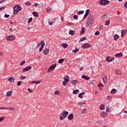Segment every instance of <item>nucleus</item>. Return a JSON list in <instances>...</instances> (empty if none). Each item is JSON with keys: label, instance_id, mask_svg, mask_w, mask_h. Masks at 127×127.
Returning a JSON list of instances; mask_svg holds the SVG:
<instances>
[{"label": "nucleus", "instance_id": "f257e3e1", "mask_svg": "<svg viewBox=\"0 0 127 127\" xmlns=\"http://www.w3.org/2000/svg\"><path fill=\"white\" fill-rule=\"evenodd\" d=\"M93 23H94V15L93 14H90L88 16L87 21V27H91V26L93 25Z\"/></svg>", "mask_w": 127, "mask_h": 127}, {"label": "nucleus", "instance_id": "f03ea898", "mask_svg": "<svg viewBox=\"0 0 127 127\" xmlns=\"http://www.w3.org/2000/svg\"><path fill=\"white\" fill-rule=\"evenodd\" d=\"M69 114V112L65 111L64 112H62L60 115V120H63L65 118H66L67 116Z\"/></svg>", "mask_w": 127, "mask_h": 127}, {"label": "nucleus", "instance_id": "7ed1b4c3", "mask_svg": "<svg viewBox=\"0 0 127 127\" xmlns=\"http://www.w3.org/2000/svg\"><path fill=\"white\" fill-rule=\"evenodd\" d=\"M110 3V1L108 0H101L100 1V4L101 5H107Z\"/></svg>", "mask_w": 127, "mask_h": 127}, {"label": "nucleus", "instance_id": "20e7f679", "mask_svg": "<svg viewBox=\"0 0 127 127\" xmlns=\"http://www.w3.org/2000/svg\"><path fill=\"white\" fill-rule=\"evenodd\" d=\"M6 39L8 41H13V40L15 39V37L14 35L7 36Z\"/></svg>", "mask_w": 127, "mask_h": 127}, {"label": "nucleus", "instance_id": "39448f33", "mask_svg": "<svg viewBox=\"0 0 127 127\" xmlns=\"http://www.w3.org/2000/svg\"><path fill=\"white\" fill-rule=\"evenodd\" d=\"M55 68H56V64H54L50 66V67H49L47 71V73H49L50 71H54V70L55 69Z\"/></svg>", "mask_w": 127, "mask_h": 127}, {"label": "nucleus", "instance_id": "423d86ee", "mask_svg": "<svg viewBox=\"0 0 127 127\" xmlns=\"http://www.w3.org/2000/svg\"><path fill=\"white\" fill-rule=\"evenodd\" d=\"M91 48V45L88 43L84 44L82 46H81V48H83V49H87Z\"/></svg>", "mask_w": 127, "mask_h": 127}, {"label": "nucleus", "instance_id": "0eeeda50", "mask_svg": "<svg viewBox=\"0 0 127 127\" xmlns=\"http://www.w3.org/2000/svg\"><path fill=\"white\" fill-rule=\"evenodd\" d=\"M67 119L69 121H71V120H73L74 119V114H73V113L69 114L67 117Z\"/></svg>", "mask_w": 127, "mask_h": 127}, {"label": "nucleus", "instance_id": "6e6552de", "mask_svg": "<svg viewBox=\"0 0 127 127\" xmlns=\"http://www.w3.org/2000/svg\"><path fill=\"white\" fill-rule=\"evenodd\" d=\"M42 46H41L40 49H39V52H41L42 50H43V48H44V46H45V43H44V41H42Z\"/></svg>", "mask_w": 127, "mask_h": 127}, {"label": "nucleus", "instance_id": "1a4fd4ad", "mask_svg": "<svg viewBox=\"0 0 127 127\" xmlns=\"http://www.w3.org/2000/svg\"><path fill=\"white\" fill-rule=\"evenodd\" d=\"M31 68L32 67L31 66L26 67L23 69V72H26L27 71H29V70H31Z\"/></svg>", "mask_w": 127, "mask_h": 127}, {"label": "nucleus", "instance_id": "9d476101", "mask_svg": "<svg viewBox=\"0 0 127 127\" xmlns=\"http://www.w3.org/2000/svg\"><path fill=\"white\" fill-rule=\"evenodd\" d=\"M127 30L126 29H123L121 31V37H124L125 35L127 33Z\"/></svg>", "mask_w": 127, "mask_h": 127}, {"label": "nucleus", "instance_id": "9b49d317", "mask_svg": "<svg viewBox=\"0 0 127 127\" xmlns=\"http://www.w3.org/2000/svg\"><path fill=\"white\" fill-rule=\"evenodd\" d=\"M90 12V9H88L85 11V14L84 15L83 18H85V17H87V15H89V14Z\"/></svg>", "mask_w": 127, "mask_h": 127}, {"label": "nucleus", "instance_id": "f8f14e48", "mask_svg": "<svg viewBox=\"0 0 127 127\" xmlns=\"http://www.w3.org/2000/svg\"><path fill=\"white\" fill-rule=\"evenodd\" d=\"M13 11L14 14H17V13L19 12L18 9H17V7L15 6L13 7Z\"/></svg>", "mask_w": 127, "mask_h": 127}, {"label": "nucleus", "instance_id": "ddd939ff", "mask_svg": "<svg viewBox=\"0 0 127 127\" xmlns=\"http://www.w3.org/2000/svg\"><path fill=\"white\" fill-rule=\"evenodd\" d=\"M112 58V59H110V56H108L106 58L107 62H112V61H114V60H115V57H113Z\"/></svg>", "mask_w": 127, "mask_h": 127}, {"label": "nucleus", "instance_id": "4468645a", "mask_svg": "<svg viewBox=\"0 0 127 127\" xmlns=\"http://www.w3.org/2000/svg\"><path fill=\"white\" fill-rule=\"evenodd\" d=\"M108 115H109V114L107 113V112H103L101 113V116L102 118H106Z\"/></svg>", "mask_w": 127, "mask_h": 127}, {"label": "nucleus", "instance_id": "2eb2a0df", "mask_svg": "<svg viewBox=\"0 0 127 127\" xmlns=\"http://www.w3.org/2000/svg\"><path fill=\"white\" fill-rule=\"evenodd\" d=\"M103 82L104 84H107L108 83V77L106 75H104V77H103Z\"/></svg>", "mask_w": 127, "mask_h": 127}, {"label": "nucleus", "instance_id": "dca6fc26", "mask_svg": "<svg viewBox=\"0 0 127 127\" xmlns=\"http://www.w3.org/2000/svg\"><path fill=\"white\" fill-rule=\"evenodd\" d=\"M81 78H82V79H84V80H90V77L85 75H82L81 76Z\"/></svg>", "mask_w": 127, "mask_h": 127}, {"label": "nucleus", "instance_id": "f3484780", "mask_svg": "<svg viewBox=\"0 0 127 127\" xmlns=\"http://www.w3.org/2000/svg\"><path fill=\"white\" fill-rule=\"evenodd\" d=\"M48 53H49V49H48V48H45L44 50V54L45 55H47V54H48Z\"/></svg>", "mask_w": 127, "mask_h": 127}, {"label": "nucleus", "instance_id": "a211bd4d", "mask_svg": "<svg viewBox=\"0 0 127 127\" xmlns=\"http://www.w3.org/2000/svg\"><path fill=\"white\" fill-rule=\"evenodd\" d=\"M83 95H85V92H82L78 94V98L83 99V98H84V96Z\"/></svg>", "mask_w": 127, "mask_h": 127}, {"label": "nucleus", "instance_id": "6ab92c4d", "mask_svg": "<svg viewBox=\"0 0 127 127\" xmlns=\"http://www.w3.org/2000/svg\"><path fill=\"white\" fill-rule=\"evenodd\" d=\"M64 81H66V82H69V81H70L69 80V76L66 75L64 76Z\"/></svg>", "mask_w": 127, "mask_h": 127}, {"label": "nucleus", "instance_id": "aec40b11", "mask_svg": "<svg viewBox=\"0 0 127 127\" xmlns=\"http://www.w3.org/2000/svg\"><path fill=\"white\" fill-rule=\"evenodd\" d=\"M13 92L11 91H7L6 93V97H10L12 94Z\"/></svg>", "mask_w": 127, "mask_h": 127}, {"label": "nucleus", "instance_id": "412c9836", "mask_svg": "<svg viewBox=\"0 0 127 127\" xmlns=\"http://www.w3.org/2000/svg\"><path fill=\"white\" fill-rule=\"evenodd\" d=\"M115 56V57H122L123 56V53L116 54Z\"/></svg>", "mask_w": 127, "mask_h": 127}, {"label": "nucleus", "instance_id": "4be33fe9", "mask_svg": "<svg viewBox=\"0 0 127 127\" xmlns=\"http://www.w3.org/2000/svg\"><path fill=\"white\" fill-rule=\"evenodd\" d=\"M119 38H120V36H119V35H115L114 36V39L115 41H117V40H118V39H119Z\"/></svg>", "mask_w": 127, "mask_h": 127}, {"label": "nucleus", "instance_id": "5701e85b", "mask_svg": "<svg viewBox=\"0 0 127 127\" xmlns=\"http://www.w3.org/2000/svg\"><path fill=\"white\" fill-rule=\"evenodd\" d=\"M8 81H9L10 83H13L14 82V78L13 77H9L8 79Z\"/></svg>", "mask_w": 127, "mask_h": 127}, {"label": "nucleus", "instance_id": "b1692460", "mask_svg": "<svg viewBox=\"0 0 127 127\" xmlns=\"http://www.w3.org/2000/svg\"><path fill=\"white\" fill-rule=\"evenodd\" d=\"M71 82V84H72V85H76V84L78 83V80H72Z\"/></svg>", "mask_w": 127, "mask_h": 127}, {"label": "nucleus", "instance_id": "393cba45", "mask_svg": "<svg viewBox=\"0 0 127 127\" xmlns=\"http://www.w3.org/2000/svg\"><path fill=\"white\" fill-rule=\"evenodd\" d=\"M32 14L35 16V17H38V16H39V15H38V13H37V12H33Z\"/></svg>", "mask_w": 127, "mask_h": 127}, {"label": "nucleus", "instance_id": "a878e982", "mask_svg": "<svg viewBox=\"0 0 127 127\" xmlns=\"http://www.w3.org/2000/svg\"><path fill=\"white\" fill-rule=\"evenodd\" d=\"M106 112H108V113H111V112H113V108L108 107L106 109Z\"/></svg>", "mask_w": 127, "mask_h": 127}, {"label": "nucleus", "instance_id": "bb28decb", "mask_svg": "<svg viewBox=\"0 0 127 127\" xmlns=\"http://www.w3.org/2000/svg\"><path fill=\"white\" fill-rule=\"evenodd\" d=\"M84 34H85V28L82 27V29L80 31V35H82Z\"/></svg>", "mask_w": 127, "mask_h": 127}, {"label": "nucleus", "instance_id": "cd10ccee", "mask_svg": "<svg viewBox=\"0 0 127 127\" xmlns=\"http://www.w3.org/2000/svg\"><path fill=\"white\" fill-rule=\"evenodd\" d=\"M15 6H16V7L18 9V10H19V11H20V10H22V7H21V6L20 5L18 4Z\"/></svg>", "mask_w": 127, "mask_h": 127}, {"label": "nucleus", "instance_id": "c85d7f7f", "mask_svg": "<svg viewBox=\"0 0 127 127\" xmlns=\"http://www.w3.org/2000/svg\"><path fill=\"white\" fill-rule=\"evenodd\" d=\"M74 32H75V31L69 29V35H74Z\"/></svg>", "mask_w": 127, "mask_h": 127}, {"label": "nucleus", "instance_id": "c756f323", "mask_svg": "<svg viewBox=\"0 0 127 127\" xmlns=\"http://www.w3.org/2000/svg\"><path fill=\"white\" fill-rule=\"evenodd\" d=\"M72 94H73L74 95H77V94H79V90L77 89L73 90Z\"/></svg>", "mask_w": 127, "mask_h": 127}, {"label": "nucleus", "instance_id": "7c9ffc66", "mask_svg": "<svg viewBox=\"0 0 127 127\" xmlns=\"http://www.w3.org/2000/svg\"><path fill=\"white\" fill-rule=\"evenodd\" d=\"M84 40H87V38L84 37L80 39V40L79 41V43L82 42V41H84Z\"/></svg>", "mask_w": 127, "mask_h": 127}, {"label": "nucleus", "instance_id": "2f4dec72", "mask_svg": "<svg viewBox=\"0 0 127 127\" xmlns=\"http://www.w3.org/2000/svg\"><path fill=\"white\" fill-rule=\"evenodd\" d=\"M100 109L103 111V110H105V105L101 104L100 106Z\"/></svg>", "mask_w": 127, "mask_h": 127}, {"label": "nucleus", "instance_id": "473e14b6", "mask_svg": "<svg viewBox=\"0 0 127 127\" xmlns=\"http://www.w3.org/2000/svg\"><path fill=\"white\" fill-rule=\"evenodd\" d=\"M5 110H10V111H14V107L6 108L5 107Z\"/></svg>", "mask_w": 127, "mask_h": 127}, {"label": "nucleus", "instance_id": "72a5a7b5", "mask_svg": "<svg viewBox=\"0 0 127 127\" xmlns=\"http://www.w3.org/2000/svg\"><path fill=\"white\" fill-rule=\"evenodd\" d=\"M117 93V90L115 88L113 89L111 91V94H116Z\"/></svg>", "mask_w": 127, "mask_h": 127}, {"label": "nucleus", "instance_id": "f704fd0d", "mask_svg": "<svg viewBox=\"0 0 127 127\" xmlns=\"http://www.w3.org/2000/svg\"><path fill=\"white\" fill-rule=\"evenodd\" d=\"M62 47H63V48H67V47H68V44H62Z\"/></svg>", "mask_w": 127, "mask_h": 127}, {"label": "nucleus", "instance_id": "c9c22d12", "mask_svg": "<svg viewBox=\"0 0 127 127\" xmlns=\"http://www.w3.org/2000/svg\"><path fill=\"white\" fill-rule=\"evenodd\" d=\"M115 73L117 74L118 75H121L122 74V72L121 71L119 70V69H117L115 70Z\"/></svg>", "mask_w": 127, "mask_h": 127}, {"label": "nucleus", "instance_id": "e433bc0d", "mask_svg": "<svg viewBox=\"0 0 127 127\" xmlns=\"http://www.w3.org/2000/svg\"><path fill=\"white\" fill-rule=\"evenodd\" d=\"M64 62V59H61L59 60L58 63L59 64H61V63H63Z\"/></svg>", "mask_w": 127, "mask_h": 127}, {"label": "nucleus", "instance_id": "4c0bfd02", "mask_svg": "<svg viewBox=\"0 0 127 127\" xmlns=\"http://www.w3.org/2000/svg\"><path fill=\"white\" fill-rule=\"evenodd\" d=\"M84 13V10H79L77 12V14L80 15V14H83Z\"/></svg>", "mask_w": 127, "mask_h": 127}, {"label": "nucleus", "instance_id": "58836bf2", "mask_svg": "<svg viewBox=\"0 0 127 127\" xmlns=\"http://www.w3.org/2000/svg\"><path fill=\"white\" fill-rule=\"evenodd\" d=\"M68 83H69V82L64 80L63 81V86H66Z\"/></svg>", "mask_w": 127, "mask_h": 127}, {"label": "nucleus", "instance_id": "ea45409f", "mask_svg": "<svg viewBox=\"0 0 127 127\" xmlns=\"http://www.w3.org/2000/svg\"><path fill=\"white\" fill-rule=\"evenodd\" d=\"M25 5L26 6H29L31 5V3H30V2H28V1H27L26 2V3H25Z\"/></svg>", "mask_w": 127, "mask_h": 127}, {"label": "nucleus", "instance_id": "a19ab883", "mask_svg": "<svg viewBox=\"0 0 127 127\" xmlns=\"http://www.w3.org/2000/svg\"><path fill=\"white\" fill-rule=\"evenodd\" d=\"M78 51H79V49H77V48H75V50H72V52L74 53H76V52H78Z\"/></svg>", "mask_w": 127, "mask_h": 127}, {"label": "nucleus", "instance_id": "79ce46f5", "mask_svg": "<svg viewBox=\"0 0 127 127\" xmlns=\"http://www.w3.org/2000/svg\"><path fill=\"white\" fill-rule=\"evenodd\" d=\"M32 17H31L28 20V23L29 24L30 22H32Z\"/></svg>", "mask_w": 127, "mask_h": 127}, {"label": "nucleus", "instance_id": "37998d69", "mask_svg": "<svg viewBox=\"0 0 127 127\" xmlns=\"http://www.w3.org/2000/svg\"><path fill=\"white\" fill-rule=\"evenodd\" d=\"M110 20H108L105 22V25H110Z\"/></svg>", "mask_w": 127, "mask_h": 127}, {"label": "nucleus", "instance_id": "c03bdc74", "mask_svg": "<svg viewBox=\"0 0 127 127\" xmlns=\"http://www.w3.org/2000/svg\"><path fill=\"white\" fill-rule=\"evenodd\" d=\"M67 25H69V26H70V25H74V23L72 22H67Z\"/></svg>", "mask_w": 127, "mask_h": 127}, {"label": "nucleus", "instance_id": "a18cd8bd", "mask_svg": "<svg viewBox=\"0 0 127 127\" xmlns=\"http://www.w3.org/2000/svg\"><path fill=\"white\" fill-rule=\"evenodd\" d=\"M98 88H100V87H104V84H102L101 83H100L98 85Z\"/></svg>", "mask_w": 127, "mask_h": 127}, {"label": "nucleus", "instance_id": "49530a36", "mask_svg": "<svg viewBox=\"0 0 127 127\" xmlns=\"http://www.w3.org/2000/svg\"><path fill=\"white\" fill-rule=\"evenodd\" d=\"M98 124H103L104 123V120H100L99 121H98Z\"/></svg>", "mask_w": 127, "mask_h": 127}, {"label": "nucleus", "instance_id": "de8ad7c7", "mask_svg": "<svg viewBox=\"0 0 127 127\" xmlns=\"http://www.w3.org/2000/svg\"><path fill=\"white\" fill-rule=\"evenodd\" d=\"M25 64V61H23L20 63V66H22V65H24Z\"/></svg>", "mask_w": 127, "mask_h": 127}, {"label": "nucleus", "instance_id": "09e8293b", "mask_svg": "<svg viewBox=\"0 0 127 127\" xmlns=\"http://www.w3.org/2000/svg\"><path fill=\"white\" fill-rule=\"evenodd\" d=\"M59 94H60V92L59 91V90H57L55 92V95H59Z\"/></svg>", "mask_w": 127, "mask_h": 127}, {"label": "nucleus", "instance_id": "8fccbe9b", "mask_svg": "<svg viewBox=\"0 0 127 127\" xmlns=\"http://www.w3.org/2000/svg\"><path fill=\"white\" fill-rule=\"evenodd\" d=\"M86 112H87V110H86V109H84L83 110H82L81 114H85Z\"/></svg>", "mask_w": 127, "mask_h": 127}, {"label": "nucleus", "instance_id": "3c124183", "mask_svg": "<svg viewBox=\"0 0 127 127\" xmlns=\"http://www.w3.org/2000/svg\"><path fill=\"white\" fill-rule=\"evenodd\" d=\"M42 41H41V43H39L38 44H37V48H38V47H40V45H41V46H42Z\"/></svg>", "mask_w": 127, "mask_h": 127}, {"label": "nucleus", "instance_id": "603ef678", "mask_svg": "<svg viewBox=\"0 0 127 127\" xmlns=\"http://www.w3.org/2000/svg\"><path fill=\"white\" fill-rule=\"evenodd\" d=\"M9 16V14L5 13L4 16V17H5V18H8Z\"/></svg>", "mask_w": 127, "mask_h": 127}, {"label": "nucleus", "instance_id": "864d4df0", "mask_svg": "<svg viewBox=\"0 0 127 127\" xmlns=\"http://www.w3.org/2000/svg\"><path fill=\"white\" fill-rule=\"evenodd\" d=\"M21 83H22V81H18L17 86H20L21 85Z\"/></svg>", "mask_w": 127, "mask_h": 127}, {"label": "nucleus", "instance_id": "5fc2aeb1", "mask_svg": "<svg viewBox=\"0 0 127 127\" xmlns=\"http://www.w3.org/2000/svg\"><path fill=\"white\" fill-rule=\"evenodd\" d=\"M41 82V81H35V84H36V85H37L38 84H40Z\"/></svg>", "mask_w": 127, "mask_h": 127}, {"label": "nucleus", "instance_id": "6e6d98bb", "mask_svg": "<svg viewBox=\"0 0 127 127\" xmlns=\"http://www.w3.org/2000/svg\"><path fill=\"white\" fill-rule=\"evenodd\" d=\"M78 16H79L78 15H74L73 16V18H74V19H77L78 18Z\"/></svg>", "mask_w": 127, "mask_h": 127}, {"label": "nucleus", "instance_id": "4d7b16f0", "mask_svg": "<svg viewBox=\"0 0 127 127\" xmlns=\"http://www.w3.org/2000/svg\"><path fill=\"white\" fill-rule=\"evenodd\" d=\"M99 34H100V31H96V32L95 33V35L98 36V35H99Z\"/></svg>", "mask_w": 127, "mask_h": 127}, {"label": "nucleus", "instance_id": "13d9d810", "mask_svg": "<svg viewBox=\"0 0 127 127\" xmlns=\"http://www.w3.org/2000/svg\"><path fill=\"white\" fill-rule=\"evenodd\" d=\"M25 78H26V76H23L22 75H21V78L20 79V80H23L25 79Z\"/></svg>", "mask_w": 127, "mask_h": 127}, {"label": "nucleus", "instance_id": "bf43d9fd", "mask_svg": "<svg viewBox=\"0 0 127 127\" xmlns=\"http://www.w3.org/2000/svg\"><path fill=\"white\" fill-rule=\"evenodd\" d=\"M93 82H94V80H91L89 82V85H92V84H93Z\"/></svg>", "mask_w": 127, "mask_h": 127}, {"label": "nucleus", "instance_id": "052dcab7", "mask_svg": "<svg viewBox=\"0 0 127 127\" xmlns=\"http://www.w3.org/2000/svg\"><path fill=\"white\" fill-rule=\"evenodd\" d=\"M3 120H4V117H0V122H2V121H3Z\"/></svg>", "mask_w": 127, "mask_h": 127}, {"label": "nucleus", "instance_id": "680f3d73", "mask_svg": "<svg viewBox=\"0 0 127 127\" xmlns=\"http://www.w3.org/2000/svg\"><path fill=\"white\" fill-rule=\"evenodd\" d=\"M3 9H5V7H2L0 8V11H1V10H3Z\"/></svg>", "mask_w": 127, "mask_h": 127}, {"label": "nucleus", "instance_id": "e2e57ef3", "mask_svg": "<svg viewBox=\"0 0 127 127\" xmlns=\"http://www.w3.org/2000/svg\"><path fill=\"white\" fill-rule=\"evenodd\" d=\"M107 17V14H105L104 15L102 16V18H106Z\"/></svg>", "mask_w": 127, "mask_h": 127}, {"label": "nucleus", "instance_id": "0e129e2a", "mask_svg": "<svg viewBox=\"0 0 127 127\" xmlns=\"http://www.w3.org/2000/svg\"><path fill=\"white\" fill-rule=\"evenodd\" d=\"M111 99H112V97H111V96H108L107 97V100H111Z\"/></svg>", "mask_w": 127, "mask_h": 127}, {"label": "nucleus", "instance_id": "69168bd1", "mask_svg": "<svg viewBox=\"0 0 127 127\" xmlns=\"http://www.w3.org/2000/svg\"><path fill=\"white\" fill-rule=\"evenodd\" d=\"M124 7L127 8V1L125 3V4L124 5Z\"/></svg>", "mask_w": 127, "mask_h": 127}, {"label": "nucleus", "instance_id": "338daca9", "mask_svg": "<svg viewBox=\"0 0 127 127\" xmlns=\"http://www.w3.org/2000/svg\"><path fill=\"white\" fill-rule=\"evenodd\" d=\"M104 27V26L103 25H101L99 26V29H103Z\"/></svg>", "mask_w": 127, "mask_h": 127}, {"label": "nucleus", "instance_id": "774afa93", "mask_svg": "<svg viewBox=\"0 0 127 127\" xmlns=\"http://www.w3.org/2000/svg\"><path fill=\"white\" fill-rule=\"evenodd\" d=\"M54 23V21L53 22H51L50 21H49V24H50V25H52L53 23Z\"/></svg>", "mask_w": 127, "mask_h": 127}]
</instances>
